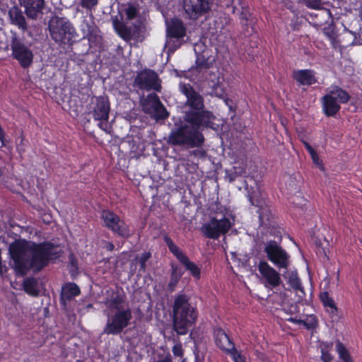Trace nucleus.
I'll return each mask as SVG.
<instances>
[{
  "label": "nucleus",
  "mask_w": 362,
  "mask_h": 362,
  "mask_svg": "<svg viewBox=\"0 0 362 362\" xmlns=\"http://www.w3.org/2000/svg\"><path fill=\"white\" fill-rule=\"evenodd\" d=\"M179 88L186 98L185 107L189 110L185 112L183 120L172 129L167 142L172 146L199 147L205 141L202 130L214 128L215 116L204 110L203 96L190 84L180 83Z\"/></svg>",
  "instance_id": "nucleus-1"
},
{
  "label": "nucleus",
  "mask_w": 362,
  "mask_h": 362,
  "mask_svg": "<svg viewBox=\"0 0 362 362\" xmlns=\"http://www.w3.org/2000/svg\"><path fill=\"white\" fill-rule=\"evenodd\" d=\"M9 254L14 263V269L24 275L32 269L40 271L50 261L59 257V247L50 242H14L9 245Z\"/></svg>",
  "instance_id": "nucleus-2"
},
{
  "label": "nucleus",
  "mask_w": 362,
  "mask_h": 362,
  "mask_svg": "<svg viewBox=\"0 0 362 362\" xmlns=\"http://www.w3.org/2000/svg\"><path fill=\"white\" fill-rule=\"evenodd\" d=\"M105 305L108 309L107 322L103 334L118 335L127 327L132 319V311L124 293L118 291H112L105 300Z\"/></svg>",
  "instance_id": "nucleus-3"
},
{
  "label": "nucleus",
  "mask_w": 362,
  "mask_h": 362,
  "mask_svg": "<svg viewBox=\"0 0 362 362\" xmlns=\"http://www.w3.org/2000/svg\"><path fill=\"white\" fill-rule=\"evenodd\" d=\"M189 300V298L183 293L176 296L174 300L173 327L179 335L187 334L197 319V312Z\"/></svg>",
  "instance_id": "nucleus-4"
},
{
  "label": "nucleus",
  "mask_w": 362,
  "mask_h": 362,
  "mask_svg": "<svg viewBox=\"0 0 362 362\" xmlns=\"http://www.w3.org/2000/svg\"><path fill=\"white\" fill-rule=\"evenodd\" d=\"M126 16L125 22L122 16L121 20L117 17L112 18V25L117 34L125 41L139 37L141 31V22L138 20L139 6L135 3H129L124 9Z\"/></svg>",
  "instance_id": "nucleus-5"
},
{
  "label": "nucleus",
  "mask_w": 362,
  "mask_h": 362,
  "mask_svg": "<svg viewBox=\"0 0 362 362\" xmlns=\"http://www.w3.org/2000/svg\"><path fill=\"white\" fill-rule=\"evenodd\" d=\"M50 37L60 45L71 47L77 34L72 23L64 17L52 16L48 21Z\"/></svg>",
  "instance_id": "nucleus-6"
},
{
  "label": "nucleus",
  "mask_w": 362,
  "mask_h": 362,
  "mask_svg": "<svg viewBox=\"0 0 362 362\" xmlns=\"http://www.w3.org/2000/svg\"><path fill=\"white\" fill-rule=\"evenodd\" d=\"M275 232L276 234L274 235V240L267 238L264 243V252L267 259L276 267L287 269L290 264V255L280 245L282 240L281 230H275Z\"/></svg>",
  "instance_id": "nucleus-7"
},
{
  "label": "nucleus",
  "mask_w": 362,
  "mask_h": 362,
  "mask_svg": "<svg viewBox=\"0 0 362 362\" xmlns=\"http://www.w3.org/2000/svg\"><path fill=\"white\" fill-rule=\"evenodd\" d=\"M166 24V42L165 47L169 52H175L184 42L187 36V28L182 21L178 18H172L165 22Z\"/></svg>",
  "instance_id": "nucleus-8"
},
{
  "label": "nucleus",
  "mask_w": 362,
  "mask_h": 362,
  "mask_svg": "<svg viewBox=\"0 0 362 362\" xmlns=\"http://www.w3.org/2000/svg\"><path fill=\"white\" fill-rule=\"evenodd\" d=\"M10 47L12 57L17 60L23 69L28 68L33 62L34 55L29 46L24 43L18 33L11 30Z\"/></svg>",
  "instance_id": "nucleus-9"
},
{
  "label": "nucleus",
  "mask_w": 362,
  "mask_h": 362,
  "mask_svg": "<svg viewBox=\"0 0 362 362\" xmlns=\"http://www.w3.org/2000/svg\"><path fill=\"white\" fill-rule=\"evenodd\" d=\"M110 110L108 98L99 96L92 100L88 112L95 120L99 121L98 127L108 134L112 132V126L108 123Z\"/></svg>",
  "instance_id": "nucleus-10"
},
{
  "label": "nucleus",
  "mask_w": 362,
  "mask_h": 362,
  "mask_svg": "<svg viewBox=\"0 0 362 362\" xmlns=\"http://www.w3.org/2000/svg\"><path fill=\"white\" fill-rule=\"evenodd\" d=\"M134 86L146 91L160 92L161 80L158 74L150 69H144L137 73L134 80Z\"/></svg>",
  "instance_id": "nucleus-11"
},
{
  "label": "nucleus",
  "mask_w": 362,
  "mask_h": 362,
  "mask_svg": "<svg viewBox=\"0 0 362 362\" xmlns=\"http://www.w3.org/2000/svg\"><path fill=\"white\" fill-rule=\"evenodd\" d=\"M101 218L104 226L119 237L127 238L131 235L129 226L114 212L104 210Z\"/></svg>",
  "instance_id": "nucleus-12"
},
{
  "label": "nucleus",
  "mask_w": 362,
  "mask_h": 362,
  "mask_svg": "<svg viewBox=\"0 0 362 362\" xmlns=\"http://www.w3.org/2000/svg\"><path fill=\"white\" fill-rule=\"evenodd\" d=\"M230 227L231 223L229 219L226 218L221 219L212 218L210 221L202 226L201 230L206 238L217 239L221 234L227 233Z\"/></svg>",
  "instance_id": "nucleus-13"
},
{
  "label": "nucleus",
  "mask_w": 362,
  "mask_h": 362,
  "mask_svg": "<svg viewBox=\"0 0 362 362\" xmlns=\"http://www.w3.org/2000/svg\"><path fill=\"white\" fill-rule=\"evenodd\" d=\"M213 0H184V9L189 18L197 20L208 13Z\"/></svg>",
  "instance_id": "nucleus-14"
},
{
  "label": "nucleus",
  "mask_w": 362,
  "mask_h": 362,
  "mask_svg": "<svg viewBox=\"0 0 362 362\" xmlns=\"http://www.w3.org/2000/svg\"><path fill=\"white\" fill-rule=\"evenodd\" d=\"M258 271L262 277V282L267 288H275L280 285L281 280L280 274L266 261H260Z\"/></svg>",
  "instance_id": "nucleus-15"
},
{
  "label": "nucleus",
  "mask_w": 362,
  "mask_h": 362,
  "mask_svg": "<svg viewBox=\"0 0 362 362\" xmlns=\"http://www.w3.org/2000/svg\"><path fill=\"white\" fill-rule=\"evenodd\" d=\"M21 6L25 8V13L28 18L37 19L43 13L45 0H18Z\"/></svg>",
  "instance_id": "nucleus-16"
},
{
  "label": "nucleus",
  "mask_w": 362,
  "mask_h": 362,
  "mask_svg": "<svg viewBox=\"0 0 362 362\" xmlns=\"http://www.w3.org/2000/svg\"><path fill=\"white\" fill-rule=\"evenodd\" d=\"M8 18L10 23L16 25L23 33L28 31V24L23 12L17 6H12L8 10Z\"/></svg>",
  "instance_id": "nucleus-17"
},
{
  "label": "nucleus",
  "mask_w": 362,
  "mask_h": 362,
  "mask_svg": "<svg viewBox=\"0 0 362 362\" xmlns=\"http://www.w3.org/2000/svg\"><path fill=\"white\" fill-rule=\"evenodd\" d=\"M292 76L301 86H311L317 82L315 73L311 69L294 70Z\"/></svg>",
  "instance_id": "nucleus-18"
},
{
  "label": "nucleus",
  "mask_w": 362,
  "mask_h": 362,
  "mask_svg": "<svg viewBox=\"0 0 362 362\" xmlns=\"http://www.w3.org/2000/svg\"><path fill=\"white\" fill-rule=\"evenodd\" d=\"M259 222L262 226L267 228V231L270 235H274L276 234L275 230H279L275 226L276 222L274 221V218L272 211L268 208H260L258 211Z\"/></svg>",
  "instance_id": "nucleus-19"
},
{
  "label": "nucleus",
  "mask_w": 362,
  "mask_h": 362,
  "mask_svg": "<svg viewBox=\"0 0 362 362\" xmlns=\"http://www.w3.org/2000/svg\"><path fill=\"white\" fill-rule=\"evenodd\" d=\"M214 339L216 346L221 349L229 353L235 351L234 344L223 329H216L214 330Z\"/></svg>",
  "instance_id": "nucleus-20"
},
{
  "label": "nucleus",
  "mask_w": 362,
  "mask_h": 362,
  "mask_svg": "<svg viewBox=\"0 0 362 362\" xmlns=\"http://www.w3.org/2000/svg\"><path fill=\"white\" fill-rule=\"evenodd\" d=\"M321 102L323 112L327 117L335 116L341 109V106L337 101H335L334 98H332L327 93L321 98Z\"/></svg>",
  "instance_id": "nucleus-21"
},
{
  "label": "nucleus",
  "mask_w": 362,
  "mask_h": 362,
  "mask_svg": "<svg viewBox=\"0 0 362 362\" xmlns=\"http://www.w3.org/2000/svg\"><path fill=\"white\" fill-rule=\"evenodd\" d=\"M80 294V288L75 283H67L62 288L60 303L65 305L66 301L72 300Z\"/></svg>",
  "instance_id": "nucleus-22"
},
{
  "label": "nucleus",
  "mask_w": 362,
  "mask_h": 362,
  "mask_svg": "<svg viewBox=\"0 0 362 362\" xmlns=\"http://www.w3.org/2000/svg\"><path fill=\"white\" fill-rule=\"evenodd\" d=\"M81 27L83 34V39H88L90 43L97 41V28L93 21L84 19L82 21Z\"/></svg>",
  "instance_id": "nucleus-23"
},
{
  "label": "nucleus",
  "mask_w": 362,
  "mask_h": 362,
  "mask_svg": "<svg viewBox=\"0 0 362 362\" xmlns=\"http://www.w3.org/2000/svg\"><path fill=\"white\" fill-rule=\"evenodd\" d=\"M327 94L334 98L335 101L339 103H346L349 99L350 95L347 91L338 86H333L329 90H327Z\"/></svg>",
  "instance_id": "nucleus-24"
},
{
  "label": "nucleus",
  "mask_w": 362,
  "mask_h": 362,
  "mask_svg": "<svg viewBox=\"0 0 362 362\" xmlns=\"http://www.w3.org/2000/svg\"><path fill=\"white\" fill-rule=\"evenodd\" d=\"M160 103L159 97L156 93H150L142 102V108L146 114H149L152 112L153 109H156V107H158Z\"/></svg>",
  "instance_id": "nucleus-25"
},
{
  "label": "nucleus",
  "mask_w": 362,
  "mask_h": 362,
  "mask_svg": "<svg viewBox=\"0 0 362 362\" xmlns=\"http://www.w3.org/2000/svg\"><path fill=\"white\" fill-rule=\"evenodd\" d=\"M288 282L291 288L295 290L297 296L300 299H303L305 297V292L303 286H301L300 279L298 276L296 272H292L288 276Z\"/></svg>",
  "instance_id": "nucleus-26"
},
{
  "label": "nucleus",
  "mask_w": 362,
  "mask_h": 362,
  "mask_svg": "<svg viewBox=\"0 0 362 362\" xmlns=\"http://www.w3.org/2000/svg\"><path fill=\"white\" fill-rule=\"evenodd\" d=\"M163 240L167 245L170 252L176 257L180 262L187 256L182 250L173 243L169 236L165 235L163 237Z\"/></svg>",
  "instance_id": "nucleus-27"
},
{
  "label": "nucleus",
  "mask_w": 362,
  "mask_h": 362,
  "mask_svg": "<svg viewBox=\"0 0 362 362\" xmlns=\"http://www.w3.org/2000/svg\"><path fill=\"white\" fill-rule=\"evenodd\" d=\"M170 280L168 284V289L173 291L178 281L180 280L183 272L181 269L175 264H171Z\"/></svg>",
  "instance_id": "nucleus-28"
},
{
  "label": "nucleus",
  "mask_w": 362,
  "mask_h": 362,
  "mask_svg": "<svg viewBox=\"0 0 362 362\" xmlns=\"http://www.w3.org/2000/svg\"><path fill=\"white\" fill-rule=\"evenodd\" d=\"M180 263L185 267V269L190 272V274L197 279L200 278V268L187 256H186Z\"/></svg>",
  "instance_id": "nucleus-29"
},
{
  "label": "nucleus",
  "mask_w": 362,
  "mask_h": 362,
  "mask_svg": "<svg viewBox=\"0 0 362 362\" xmlns=\"http://www.w3.org/2000/svg\"><path fill=\"white\" fill-rule=\"evenodd\" d=\"M23 286L24 291L30 296H37L39 291L37 289V282L34 278H27L23 281Z\"/></svg>",
  "instance_id": "nucleus-30"
},
{
  "label": "nucleus",
  "mask_w": 362,
  "mask_h": 362,
  "mask_svg": "<svg viewBox=\"0 0 362 362\" xmlns=\"http://www.w3.org/2000/svg\"><path fill=\"white\" fill-rule=\"evenodd\" d=\"M336 349L339 358L344 362H354L349 351L339 340L336 341Z\"/></svg>",
  "instance_id": "nucleus-31"
},
{
  "label": "nucleus",
  "mask_w": 362,
  "mask_h": 362,
  "mask_svg": "<svg viewBox=\"0 0 362 362\" xmlns=\"http://www.w3.org/2000/svg\"><path fill=\"white\" fill-rule=\"evenodd\" d=\"M148 115H150L152 118H154L156 120L165 119L169 116L167 110L162 104V103L158 107H156V109H153L152 112H150Z\"/></svg>",
  "instance_id": "nucleus-32"
},
{
  "label": "nucleus",
  "mask_w": 362,
  "mask_h": 362,
  "mask_svg": "<svg viewBox=\"0 0 362 362\" xmlns=\"http://www.w3.org/2000/svg\"><path fill=\"white\" fill-rule=\"evenodd\" d=\"M68 258L69 273L71 276L75 277L78 273V261L73 253L69 254Z\"/></svg>",
  "instance_id": "nucleus-33"
},
{
  "label": "nucleus",
  "mask_w": 362,
  "mask_h": 362,
  "mask_svg": "<svg viewBox=\"0 0 362 362\" xmlns=\"http://www.w3.org/2000/svg\"><path fill=\"white\" fill-rule=\"evenodd\" d=\"M197 68L202 71V69H208L211 65L212 62L209 61L208 58H206L204 55H198L196 59Z\"/></svg>",
  "instance_id": "nucleus-34"
},
{
  "label": "nucleus",
  "mask_w": 362,
  "mask_h": 362,
  "mask_svg": "<svg viewBox=\"0 0 362 362\" xmlns=\"http://www.w3.org/2000/svg\"><path fill=\"white\" fill-rule=\"evenodd\" d=\"M151 257L150 252H144L140 256L137 255L134 260L140 264V271L145 272L146 263Z\"/></svg>",
  "instance_id": "nucleus-35"
},
{
  "label": "nucleus",
  "mask_w": 362,
  "mask_h": 362,
  "mask_svg": "<svg viewBox=\"0 0 362 362\" xmlns=\"http://www.w3.org/2000/svg\"><path fill=\"white\" fill-rule=\"evenodd\" d=\"M248 198L250 203L255 206L262 207V205L263 204V201L262 198L260 197V194L259 191H254L252 193H250L248 191Z\"/></svg>",
  "instance_id": "nucleus-36"
},
{
  "label": "nucleus",
  "mask_w": 362,
  "mask_h": 362,
  "mask_svg": "<svg viewBox=\"0 0 362 362\" xmlns=\"http://www.w3.org/2000/svg\"><path fill=\"white\" fill-rule=\"evenodd\" d=\"M320 300L325 306L329 307L337 311V308L334 301L329 297L327 292H323L320 294Z\"/></svg>",
  "instance_id": "nucleus-37"
},
{
  "label": "nucleus",
  "mask_w": 362,
  "mask_h": 362,
  "mask_svg": "<svg viewBox=\"0 0 362 362\" xmlns=\"http://www.w3.org/2000/svg\"><path fill=\"white\" fill-rule=\"evenodd\" d=\"M299 2L312 9H322L323 8L322 0H300Z\"/></svg>",
  "instance_id": "nucleus-38"
},
{
  "label": "nucleus",
  "mask_w": 362,
  "mask_h": 362,
  "mask_svg": "<svg viewBox=\"0 0 362 362\" xmlns=\"http://www.w3.org/2000/svg\"><path fill=\"white\" fill-rule=\"evenodd\" d=\"M323 33L330 40L332 44H334L337 35L333 24H329L327 27H325L323 28Z\"/></svg>",
  "instance_id": "nucleus-39"
},
{
  "label": "nucleus",
  "mask_w": 362,
  "mask_h": 362,
  "mask_svg": "<svg viewBox=\"0 0 362 362\" xmlns=\"http://www.w3.org/2000/svg\"><path fill=\"white\" fill-rule=\"evenodd\" d=\"M204 142L200 146H194V148H197L195 150L189 151L190 156H194V157L199 158H204L206 156V151L203 149L202 147L204 145ZM182 146H187V148H189L187 145H182Z\"/></svg>",
  "instance_id": "nucleus-40"
},
{
  "label": "nucleus",
  "mask_w": 362,
  "mask_h": 362,
  "mask_svg": "<svg viewBox=\"0 0 362 362\" xmlns=\"http://www.w3.org/2000/svg\"><path fill=\"white\" fill-rule=\"evenodd\" d=\"M98 4V0H80V5L86 9L91 10Z\"/></svg>",
  "instance_id": "nucleus-41"
},
{
  "label": "nucleus",
  "mask_w": 362,
  "mask_h": 362,
  "mask_svg": "<svg viewBox=\"0 0 362 362\" xmlns=\"http://www.w3.org/2000/svg\"><path fill=\"white\" fill-rule=\"evenodd\" d=\"M235 168V171L233 173H228V171H226V179H228V180L230 182H233V181L235 180V179L237 178V177L240 176L241 175V173H243V170L240 169V170L239 171H237L236 170V168Z\"/></svg>",
  "instance_id": "nucleus-42"
},
{
  "label": "nucleus",
  "mask_w": 362,
  "mask_h": 362,
  "mask_svg": "<svg viewBox=\"0 0 362 362\" xmlns=\"http://www.w3.org/2000/svg\"><path fill=\"white\" fill-rule=\"evenodd\" d=\"M173 354L176 356H182L183 350L181 344H177L173 347Z\"/></svg>",
  "instance_id": "nucleus-43"
},
{
  "label": "nucleus",
  "mask_w": 362,
  "mask_h": 362,
  "mask_svg": "<svg viewBox=\"0 0 362 362\" xmlns=\"http://www.w3.org/2000/svg\"><path fill=\"white\" fill-rule=\"evenodd\" d=\"M302 325H303L307 329H310L316 327L317 321L314 318L310 320L309 322L303 320Z\"/></svg>",
  "instance_id": "nucleus-44"
},
{
  "label": "nucleus",
  "mask_w": 362,
  "mask_h": 362,
  "mask_svg": "<svg viewBox=\"0 0 362 362\" xmlns=\"http://www.w3.org/2000/svg\"><path fill=\"white\" fill-rule=\"evenodd\" d=\"M321 352H322L321 359L323 362H330L332 361V357L328 351H326L322 349Z\"/></svg>",
  "instance_id": "nucleus-45"
},
{
  "label": "nucleus",
  "mask_w": 362,
  "mask_h": 362,
  "mask_svg": "<svg viewBox=\"0 0 362 362\" xmlns=\"http://www.w3.org/2000/svg\"><path fill=\"white\" fill-rule=\"evenodd\" d=\"M250 16V12L247 8H242V11L240 14V18L242 20L247 21L249 18V16Z\"/></svg>",
  "instance_id": "nucleus-46"
},
{
  "label": "nucleus",
  "mask_w": 362,
  "mask_h": 362,
  "mask_svg": "<svg viewBox=\"0 0 362 362\" xmlns=\"http://www.w3.org/2000/svg\"><path fill=\"white\" fill-rule=\"evenodd\" d=\"M214 94L218 97H222L223 95V91L220 86H216L214 88Z\"/></svg>",
  "instance_id": "nucleus-47"
},
{
  "label": "nucleus",
  "mask_w": 362,
  "mask_h": 362,
  "mask_svg": "<svg viewBox=\"0 0 362 362\" xmlns=\"http://www.w3.org/2000/svg\"><path fill=\"white\" fill-rule=\"evenodd\" d=\"M303 144L307 151L310 153V156L316 152L315 149L308 142L304 141Z\"/></svg>",
  "instance_id": "nucleus-48"
},
{
  "label": "nucleus",
  "mask_w": 362,
  "mask_h": 362,
  "mask_svg": "<svg viewBox=\"0 0 362 362\" xmlns=\"http://www.w3.org/2000/svg\"><path fill=\"white\" fill-rule=\"evenodd\" d=\"M311 158H312L314 163H315L317 165H320V159H319L317 152H315L314 154L311 155Z\"/></svg>",
  "instance_id": "nucleus-49"
},
{
  "label": "nucleus",
  "mask_w": 362,
  "mask_h": 362,
  "mask_svg": "<svg viewBox=\"0 0 362 362\" xmlns=\"http://www.w3.org/2000/svg\"><path fill=\"white\" fill-rule=\"evenodd\" d=\"M105 247L108 251H112L115 248V245L112 243L109 242L107 243Z\"/></svg>",
  "instance_id": "nucleus-50"
},
{
  "label": "nucleus",
  "mask_w": 362,
  "mask_h": 362,
  "mask_svg": "<svg viewBox=\"0 0 362 362\" xmlns=\"http://www.w3.org/2000/svg\"><path fill=\"white\" fill-rule=\"evenodd\" d=\"M288 320L290 322H295L296 324H302V322H303V320H300V319L298 320L296 318H293V317L288 318Z\"/></svg>",
  "instance_id": "nucleus-51"
},
{
  "label": "nucleus",
  "mask_w": 362,
  "mask_h": 362,
  "mask_svg": "<svg viewBox=\"0 0 362 362\" xmlns=\"http://www.w3.org/2000/svg\"><path fill=\"white\" fill-rule=\"evenodd\" d=\"M196 361H197V362H202V361H201V359H200V358H199V354H196Z\"/></svg>",
  "instance_id": "nucleus-52"
},
{
  "label": "nucleus",
  "mask_w": 362,
  "mask_h": 362,
  "mask_svg": "<svg viewBox=\"0 0 362 362\" xmlns=\"http://www.w3.org/2000/svg\"><path fill=\"white\" fill-rule=\"evenodd\" d=\"M245 186L246 189H248V185H247V180H245Z\"/></svg>",
  "instance_id": "nucleus-53"
},
{
  "label": "nucleus",
  "mask_w": 362,
  "mask_h": 362,
  "mask_svg": "<svg viewBox=\"0 0 362 362\" xmlns=\"http://www.w3.org/2000/svg\"><path fill=\"white\" fill-rule=\"evenodd\" d=\"M326 11L327 12V13H328V15H329V16H332V15H331V12H330V11H329V10L326 9Z\"/></svg>",
  "instance_id": "nucleus-54"
},
{
  "label": "nucleus",
  "mask_w": 362,
  "mask_h": 362,
  "mask_svg": "<svg viewBox=\"0 0 362 362\" xmlns=\"http://www.w3.org/2000/svg\"><path fill=\"white\" fill-rule=\"evenodd\" d=\"M8 47H9V45H7L6 46V47H5V49H8Z\"/></svg>",
  "instance_id": "nucleus-55"
},
{
  "label": "nucleus",
  "mask_w": 362,
  "mask_h": 362,
  "mask_svg": "<svg viewBox=\"0 0 362 362\" xmlns=\"http://www.w3.org/2000/svg\"><path fill=\"white\" fill-rule=\"evenodd\" d=\"M349 32L350 33H351V34H355V33H354V32H352V31H349Z\"/></svg>",
  "instance_id": "nucleus-56"
},
{
  "label": "nucleus",
  "mask_w": 362,
  "mask_h": 362,
  "mask_svg": "<svg viewBox=\"0 0 362 362\" xmlns=\"http://www.w3.org/2000/svg\"><path fill=\"white\" fill-rule=\"evenodd\" d=\"M1 170L0 169V177L1 176Z\"/></svg>",
  "instance_id": "nucleus-57"
}]
</instances>
